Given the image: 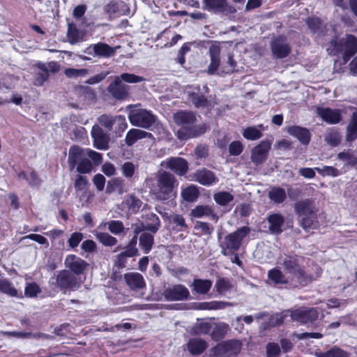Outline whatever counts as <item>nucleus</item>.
<instances>
[{"instance_id": "1", "label": "nucleus", "mask_w": 357, "mask_h": 357, "mask_svg": "<svg viewBox=\"0 0 357 357\" xmlns=\"http://www.w3.org/2000/svg\"><path fill=\"white\" fill-rule=\"evenodd\" d=\"M301 257L296 255H284L278 259L277 263L293 280L300 285L305 286L312 281V278L307 275L301 267Z\"/></svg>"}, {"instance_id": "2", "label": "nucleus", "mask_w": 357, "mask_h": 357, "mask_svg": "<svg viewBox=\"0 0 357 357\" xmlns=\"http://www.w3.org/2000/svg\"><path fill=\"white\" fill-rule=\"evenodd\" d=\"M178 182L175 176L166 171L158 172L156 176V185L153 193L158 200H167L176 195Z\"/></svg>"}, {"instance_id": "3", "label": "nucleus", "mask_w": 357, "mask_h": 357, "mask_svg": "<svg viewBox=\"0 0 357 357\" xmlns=\"http://www.w3.org/2000/svg\"><path fill=\"white\" fill-rule=\"evenodd\" d=\"M174 120L177 125L181 126L176 132V135L181 140H186L199 134L195 126L197 119L193 112L187 111L178 112L174 114Z\"/></svg>"}, {"instance_id": "4", "label": "nucleus", "mask_w": 357, "mask_h": 357, "mask_svg": "<svg viewBox=\"0 0 357 357\" xmlns=\"http://www.w3.org/2000/svg\"><path fill=\"white\" fill-rule=\"evenodd\" d=\"M296 213L300 218L301 225L305 229H314L318 226L317 210L314 202L306 199L294 205Z\"/></svg>"}, {"instance_id": "5", "label": "nucleus", "mask_w": 357, "mask_h": 357, "mask_svg": "<svg viewBox=\"0 0 357 357\" xmlns=\"http://www.w3.org/2000/svg\"><path fill=\"white\" fill-rule=\"evenodd\" d=\"M129 110L128 119L130 123L137 127L148 129L155 122L156 118L149 111L139 107L137 105H130L127 107Z\"/></svg>"}, {"instance_id": "6", "label": "nucleus", "mask_w": 357, "mask_h": 357, "mask_svg": "<svg viewBox=\"0 0 357 357\" xmlns=\"http://www.w3.org/2000/svg\"><path fill=\"white\" fill-rule=\"evenodd\" d=\"M331 46L333 54H342L344 63H346L357 52V38L349 34L338 40L333 41Z\"/></svg>"}, {"instance_id": "7", "label": "nucleus", "mask_w": 357, "mask_h": 357, "mask_svg": "<svg viewBox=\"0 0 357 357\" xmlns=\"http://www.w3.org/2000/svg\"><path fill=\"white\" fill-rule=\"evenodd\" d=\"M250 229L248 227H242L236 231L232 232L225 238V241L222 243L221 253L225 256L233 254L237 251L243 241L248 235Z\"/></svg>"}, {"instance_id": "8", "label": "nucleus", "mask_w": 357, "mask_h": 357, "mask_svg": "<svg viewBox=\"0 0 357 357\" xmlns=\"http://www.w3.org/2000/svg\"><path fill=\"white\" fill-rule=\"evenodd\" d=\"M241 342L236 340L223 341L211 351L212 357H236L241 350Z\"/></svg>"}, {"instance_id": "9", "label": "nucleus", "mask_w": 357, "mask_h": 357, "mask_svg": "<svg viewBox=\"0 0 357 357\" xmlns=\"http://www.w3.org/2000/svg\"><path fill=\"white\" fill-rule=\"evenodd\" d=\"M266 282L270 286L278 288H283L287 286L296 287L300 285L293 280L290 276L287 277L280 267L271 268L268 271Z\"/></svg>"}, {"instance_id": "10", "label": "nucleus", "mask_w": 357, "mask_h": 357, "mask_svg": "<svg viewBox=\"0 0 357 357\" xmlns=\"http://www.w3.org/2000/svg\"><path fill=\"white\" fill-rule=\"evenodd\" d=\"M190 296L188 289L183 284H174L165 288L161 293L160 300L167 301H183Z\"/></svg>"}, {"instance_id": "11", "label": "nucleus", "mask_w": 357, "mask_h": 357, "mask_svg": "<svg viewBox=\"0 0 357 357\" xmlns=\"http://www.w3.org/2000/svg\"><path fill=\"white\" fill-rule=\"evenodd\" d=\"M318 315L317 310L314 307H302L290 310L291 319L303 324L313 322L318 318Z\"/></svg>"}, {"instance_id": "12", "label": "nucleus", "mask_w": 357, "mask_h": 357, "mask_svg": "<svg viewBox=\"0 0 357 357\" xmlns=\"http://www.w3.org/2000/svg\"><path fill=\"white\" fill-rule=\"evenodd\" d=\"M160 166L164 169L172 171L179 176L184 175L188 169V162L179 157H171L162 160Z\"/></svg>"}, {"instance_id": "13", "label": "nucleus", "mask_w": 357, "mask_h": 357, "mask_svg": "<svg viewBox=\"0 0 357 357\" xmlns=\"http://www.w3.org/2000/svg\"><path fill=\"white\" fill-rule=\"evenodd\" d=\"M55 284L61 289L75 290L79 287V280L68 271H62L57 275Z\"/></svg>"}, {"instance_id": "14", "label": "nucleus", "mask_w": 357, "mask_h": 357, "mask_svg": "<svg viewBox=\"0 0 357 357\" xmlns=\"http://www.w3.org/2000/svg\"><path fill=\"white\" fill-rule=\"evenodd\" d=\"M220 52L221 47L218 43H213L209 47L208 54L210 58V63L206 72L210 75L218 74L220 67Z\"/></svg>"}, {"instance_id": "15", "label": "nucleus", "mask_w": 357, "mask_h": 357, "mask_svg": "<svg viewBox=\"0 0 357 357\" xmlns=\"http://www.w3.org/2000/svg\"><path fill=\"white\" fill-rule=\"evenodd\" d=\"M271 147V143L269 141L261 142L252 150L250 156L252 162L257 165L263 163L267 159Z\"/></svg>"}, {"instance_id": "16", "label": "nucleus", "mask_w": 357, "mask_h": 357, "mask_svg": "<svg viewBox=\"0 0 357 357\" xmlns=\"http://www.w3.org/2000/svg\"><path fill=\"white\" fill-rule=\"evenodd\" d=\"M316 114L328 124H337L342 121V112L340 109L318 107Z\"/></svg>"}, {"instance_id": "17", "label": "nucleus", "mask_w": 357, "mask_h": 357, "mask_svg": "<svg viewBox=\"0 0 357 357\" xmlns=\"http://www.w3.org/2000/svg\"><path fill=\"white\" fill-rule=\"evenodd\" d=\"M107 91L115 99L123 100L128 96L129 86L123 83L117 76L108 86Z\"/></svg>"}, {"instance_id": "18", "label": "nucleus", "mask_w": 357, "mask_h": 357, "mask_svg": "<svg viewBox=\"0 0 357 357\" xmlns=\"http://www.w3.org/2000/svg\"><path fill=\"white\" fill-rule=\"evenodd\" d=\"M65 266L74 274L79 275L84 273L88 263L75 255H69L65 259Z\"/></svg>"}, {"instance_id": "19", "label": "nucleus", "mask_w": 357, "mask_h": 357, "mask_svg": "<svg viewBox=\"0 0 357 357\" xmlns=\"http://www.w3.org/2000/svg\"><path fill=\"white\" fill-rule=\"evenodd\" d=\"M68 165L70 170H73L77 166V171L80 174H89L91 172L93 166L90 160L83 155L79 158H70V149L68 158Z\"/></svg>"}, {"instance_id": "20", "label": "nucleus", "mask_w": 357, "mask_h": 357, "mask_svg": "<svg viewBox=\"0 0 357 357\" xmlns=\"http://www.w3.org/2000/svg\"><path fill=\"white\" fill-rule=\"evenodd\" d=\"M85 155L86 158H91L95 165H99L102 162V154L91 150L89 149H81L78 146H73L70 148V158H80Z\"/></svg>"}, {"instance_id": "21", "label": "nucleus", "mask_w": 357, "mask_h": 357, "mask_svg": "<svg viewBox=\"0 0 357 357\" xmlns=\"http://www.w3.org/2000/svg\"><path fill=\"white\" fill-rule=\"evenodd\" d=\"M273 56L278 59H282L289 55L291 49L284 38L280 36L275 39L271 45Z\"/></svg>"}, {"instance_id": "22", "label": "nucleus", "mask_w": 357, "mask_h": 357, "mask_svg": "<svg viewBox=\"0 0 357 357\" xmlns=\"http://www.w3.org/2000/svg\"><path fill=\"white\" fill-rule=\"evenodd\" d=\"M91 136L94 146L98 149H106L108 144V136L98 125H94L91 130Z\"/></svg>"}, {"instance_id": "23", "label": "nucleus", "mask_w": 357, "mask_h": 357, "mask_svg": "<svg viewBox=\"0 0 357 357\" xmlns=\"http://www.w3.org/2000/svg\"><path fill=\"white\" fill-rule=\"evenodd\" d=\"M190 214L195 218L207 217L215 222L218 220V216L215 213L213 208L209 205L197 206L191 211Z\"/></svg>"}, {"instance_id": "24", "label": "nucleus", "mask_w": 357, "mask_h": 357, "mask_svg": "<svg viewBox=\"0 0 357 357\" xmlns=\"http://www.w3.org/2000/svg\"><path fill=\"white\" fill-rule=\"evenodd\" d=\"M287 131L290 135L297 138L303 144H307L310 141L311 134L305 128L292 126L288 127Z\"/></svg>"}, {"instance_id": "25", "label": "nucleus", "mask_w": 357, "mask_h": 357, "mask_svg": "<svg viewBox=\"0 0 357 357\" xmlns=\"http://www.w3.org/2000/svg\"><path fill=\"white\" fill-rule=\"evenodd\" d=\"M124 279L129 287L132 289H143L146 286L143 276L139 273H128L125 274Z\"/></svg>"}, {"instance_id": "26", "label": "nucleus", "mask_w": 357, "mask_h": 357, "mask_svg": "<svg viewBox=\"0 0 357 357\" xmlns=\"http://www.w3.org/2000/svg\"><path fill=\"white\" fill-rule=\"evenodd\" d=\"M142 219L144 220L147 230L152 233H156L160 227V221L157 215L153 213L144 212V208L142 210Z\"/></svg>"}, {"instance_id": "27", "label": "nucleus", "mask_w": 357, "mask_h": 357, "mask_svg": "<svg viewBox=\"0 0 357 357\" xmlns=\"http://www.w3.org/2000/svg\"><path fill=\"white\" fill-rule=\"evenodd\" d=\"M147 137H152V134L142 130L132 128L127 132L125 141L128 146H132L137 141Z\"/></svg>"}, {"instance_id": "28", "label": "nucleus", "mask_w": 357, "mask_h": 357, "mask_svg": "<svg viewBox=\"0 0 357 357\" xmlns=\"http://www.w3.org/2000/svg\"><path fill=\"white\" fill-rule=\"evenodd\" d=\"M269 230L271 234H278L282 231V227L284 222V217L280 213H273L268 217Z\"/></svg>"}, {"instance_id": "29", "label": "nucleus", "mask_w": 357, "mask_h": 357, "mask_svg": "<svg viewBox=\"0 0 357 357\" xmlns=\"http://www.w3.org/2000/svg\"><path fill=\"white\" fill-rule=\"evenodd\" d=\"M195 180L204 185H211L217 182L215 174L206 169L198 170L195 174Z\"/></svg>"}, {"instance_id": "30", "label": "nucleus", "mask_w": 357, "mask_h": 357, "mask_svg": "<svg viewBox=\"0 0 357 357\" xmlns=\"http://www.w3.org/2000/svg\"><path fill=\"white\" fill-rule=\"evenodd\" d=\"M268 197L271 202L275 204L283 203L287 197L286 190L279 186L271 187L268 192Z\"/></svg>"}, {"instance_id": "31", "label": "nucleus", "mask_w": 357, "mask_h": 357, "mask_svg": "<svg viewBox=\"0 0 357 357\" xmlns=\"http://www.w3.org/2000/svg\"><path fill=\"white\" fill-rule=\"evenodd\" d=\"M207 346L205 340L197 337L190 339L187 344L188 350L192 355L201 354L206 350Z\"/></svg>"}, {"instance_id": "32", "label": "nucleus", "mask_w": 357, "mask_h": 357, "mask_svg": "<svg viewBox=\"0 0 357 357\" xmlns=\"http://www.w3.org/2000/svg\"><path fill=\"white\" fill-rule=\"evenodd\" d=\"M142 202L139 199L130 195L122 202L121 206L123 209L126 210L130 213H136L142 206Z\"/></svg>"}, {"instance_id": "33", "label": "nucleus", "mask_w": 357, "mask_h": 357, "mask_svg": "<svg viewBox=\"0 0 357 357\" xmlns=\"http://www.w3.org/2000/svg\"><path fill=\"white\" fill-rule=\"evenodd\" d=\"M94 54L100 57H109L114 54L116 47H112L106 43H98L92 46Z\"/></svg>"}, {"instance_id": "34", "label": "nucleus", "mask_w": 357, "mask_h": 357, "mask_svg": "<svg viewBox=\"0 0 357 357\" xmlns=\"http://www.w3.org/2000/svg\"><path fill=\"white\" fill-rule=\"evenodd\" d=\"M357 139V112L352 113L346 130V140L353 142Z\"/></svg>"}, {"instance_id": "35", "label": "nucleus", "mask_w": 357, "mask_h": 357, "mask_svg": "<svg viewBox=\"0 0 357 357\" xmlns=\"http://www.w3.org/2000/svg\"><path fill=\"white\" fill-rule=\"evenodd\" d=\"M231 305H233L231 303L213 301L210 302H202L196 303L195 309L202 310H219Z\"/></svg>"}, {"instance_id": "36", "label": "nucleus", "mask_w": 357, "mask_h": 357, "mask_svg": "<svg viewBox=\"0 0 357 357\" xmlns=\"http://www.w3.org/2000/svg\"><path fill=\"white\" fill-rule=\"evenodd\" d=\"M169 227L176 232L183 231L188 229L185 218L181 215L178 214H174L170 216Z\"/></svg>"}, {"instance_id": "37", "label": "nucleus", "mask_w": 357, "mask_h": 357, "mask_svg": "<svg viewBox=\"0 0 357 357\" xmlns=\"http://www.w3.org/2000/svg\"><path fill=\"white\" fill-rule=\"evenodd\" d=\"M36 67L38 72L36 73L34 84L36 86H42L49 77L47 67L46 64L43 63H38Z\"/></svg>"}, {"instance_id": "38", "label": "nucleus", "mask_w": 357, "mask_h": 357, "mask_svg": "<svg viewBox=\"0 0 357 357\" xmlns=\"http://www.w3.org/2000/svg\"><path fill=\"white\" fill-rule=\"evenodd\" d=\"M210 280L195 279L192 283L193 290L200 294H206L211 288Z\"/></svg>"}, {"instance_id": "39", "label": "nucleus", "mask_w": 357, "mask_h": 357, "mask_svg": "<svg viewBox=\"0 0 357 357\" xmlns=\"http://www.w3.org/2000/svg\"><path fill=\"white\" fill-rule=\"evenodd\" d=\"M229 326L225 323H213L211 337L213 340H218L222 338L227 333Z\"/></svg>"}, {"instance_id": "40", "label": "nucleus", "mask_w": 357, "mask_h": 357, "mask_svg": "<svg viewBox=\"0 0 357 357\" xmlns=\"http://www.w3.org/2000/svg\"><path fill=\"white\" fill-rule=\"evenodd\" d=\"M337 159L344 162V166H354L357 161L355 152L352 150H347L337 154Z\"/></svg>"}, {"instance_id": "41", "label": "nucleus", "mask_w": 357, "mask_h": 357, "mask_svg": "<svg viewBox=\"0 0 357 357\" xmlns=\"http://www.w3.org/2000/svg\"><path fill=\"white\" fill-rule=\"evenodd\" d=\"M213 328V323L202 321L196 323L192 328V333L194 335H205L211 332Z\"/></svg>"}, {"instance_id": "42", "label": "nucleus", "mask_w": 357, "mask_h": 357, "mask_svg": "<svg viewBox=\"0 0 357 357\" xmlns=\"http://www.w3.org/2000/svg\"><path fill=\"white\" fill-rule=\"evenodd\" d=\"M67 36L69 43L75 44L82 40L83 34L78 30L75 24H70L68 25Z\"/></svg>"}, {"instance_id": "43", "label": "nucleus", "mask_w": 357, "mask_h": 357, "mask_svg": "<svg viewBox=\"0 0 357 357\" xmlns=\"http://www.w3.org/2000/svg\"><path fill=\"white\" fill-rule=\"evenodd\" d=\"M153 244V236L149 233H143L139 237V245L147 254L150 252Z\"/></svg>"}, {"instance_id": "44", "label": "nucleus", "mask_w": 357, "mask_h": 357, "mask_svg": "<svg viewBox=\"0 0 357 357\" xmlns=\"http://www.w3.org/2000/svg\"><path fill=\"white\" fill-rule=\"evenodd\" d=\"M204 8L209 11H220L226 6V0H203Z\"/></svg>"}, {"instance_id": "45", "label": "nucleus", "mask_w": 357, "mask_h": 357, "mask_svg": "<svg viewBox=\"0 0 357 357\" xmlns=\"http://www.w3.org/2000/svg\"><path fill=\"white\" fill-rule=\"evenodd\" d=\"M18 178L28 181L31 186L38 187L41 183V180L34 171H30L29 172H22L18 174Z\"/></svg>"}, {"instance_id": "46", "label": "nucleus", "mask_w": 357, "mask_h": 357, "mask_svg": "<svg viewBox=\"0 0 357 357\" xmlns=\"http://www.w3.org/2000/svg\"><path fill=\"white\" fill-rule=\"evenodd\" d=\"M213 199L218 205L225 206L233 201L234 196L228 192H218L214 194Z\"/></svg>"}, {"instance_id": "47", "label": "nucleus", "mask_w": 357, "mask_h": 357, "mask_svg": "<svg viewBox=\"0 0 357 357\" xmlns=\"http://www.w3.org/2000/svg\"><path fill=\"white\" fill-rule=\"evenodd\" d=\"M242 135L245 139L252 141L259 139L262 137L261 130L255 126H250L243 129Z\"/></svg>"}, {"instance_id": "48", "label": "nucleus", "mask_w": 357, "mask_h": 357, "mask_svg": "<svg viewBox=\"0 0 357 357\" xmlns=\"http://www.w3.org/2000/svg\"><path fill=\"white\" fill-rule=\"evenodd\" d=\"M232 287L231 281L227 278H219L215 283L217 291L220 294H226Z\"/></svg>"}, {"instance_id": "49", "label": "nucleus", "mask_w": 357, "mask_h": 357, "mask_svg": "<svg viewBox=\"0 0 357 357\" xmlns=\"http://www.w3.org/2000/svg\"><path fill=\"white\" fill-rule=\"evenodd\" d=\"M138 169V165L132 162H125L121 167L122 174L127 178H132Z\"/></svg>"}, {"instance_id": "50", "label": "nucleus", "mask_w": 357, "mask_h": 357, "mask_svg": "<svg viewBox=\"0 0 357 357\" xmlns=\"http://www.w3.org/2000/svg\"><path fill=\"white\" fill-rule=\"evenodd\" d=\"M181 196L185 201L192 202L198 197L199 191L195 186L191 185L183 190Z\"/></svg>"}, {"instance_id": "51", "label": "nucleus", "mask_w": 357, "mask_h": 357, "mask_svg": "<svg viewBox=\"0 0 357 357\" xmlns=\"http://www.w3.org/2000/svg\"><path fill=\"white\" fill-rule=\"evenodd\" d=\"M236 67V62L234 59L232 54H229L227 55V61L222 63L221 66L222 73L226 74H231L235 71Z\"/></svg>"}, {"instance_id": "52", "label": "nucleus", "mask_w": 357, "mask_h": 357, "mask_svg": "<svg viewBox=\"0 0 357 357\" xmlns=\"http://www.w3.org/2000/svg\"><path fill=\"white\" fill-rule=\"evenodd\" d=\"M96 237L105 246H113L117 243V239L107 233L98 232Z\"/></svg>"}, {"instance_id": "53", "label": "nucleus", "mask_w": 357, "mask_h": 357, "mask_svg": "<svg viewBox=\"0 0 357 357\" xmlns=\"http://www.w3.org/2000/svg\"><path fill=\"white\" fill-rule=\"evenodd\" d=\"M0 291L11 296H17V290L7 280L0 279Z\"/></svg>"}, {"instance_id": "54", "label": "nucleus", "mask_w": 357, "mask_h": 357, "mask_svg": "<svg viewBox=\"0 0 357 357\" xmlns=\"http://www.w3.org/2000/svg\"><path fill=\"white\" fill-rule=\"evenodd\" d=\"M107 225L109 231L115 235H119L125 230L123 224L120 220H111L107 222Z\"/></svg>"}, {"instance_id": "55", "label": "nucleus", "mask_w": 357, "mask_h": 357, "mask_svg": "<svg viewBox=\"0 0 357 357\" xmlns=\"http://www.w3.org/2000/svg\"><path fill=\"white\" fill-rule=\"evenodd\" d=\"M99 123L104 126L107 130H113L115 123V116L103 114L98 118Z\"/></svg>"}, {"instance_id": "56", "label": "nucleus", "mask_w": 357, "mask_h": 357, "mask_svg": "<svg viewBox=\"0 0 357 357\" xmlns=\"http://www.w3.org/2000/svg\"><path fill=\"white\" fill-rule=\"evenodd\" d=\"M128 124L125 116L122 115L115 116V123L113 129L116 133L120 134L127 128Z\"/></svg>"}, {"instance_id": "57", "label": "nucleus", "mask_w": 357, "mask_h": 357, "mask_svg": "<svg viewBox=\"0 0 357 357\" xmlns=\"http://www.w3.org/2000/svg\"><path fill=\"white\" fill-rule=\"evenodd\" d=\"M326 142L332 146H337L341 140V137L337 131L330 130L325 137Z\"/></svg>"}, {"instance_id": "58", "label": "nucleus", "mask_w": 357, "mask_h": 357, "mask_svg": "<svg viewBox=\"0 0 357 357\" xmlns=\"http://www.w3.org/2000/svg\"><path fill=\"white\" fill-rule=\"evenodd\" d=\"M119 79L123 82L135 84L143 82L145 79L143 77L136 75L132 73H122L120 76H118Z\"/></svg>"}, {"instance_id": "59", "label": "nucleus", "mask_w": 357, "mask_h": 357, "mask_svg": "<svg viewBox=\"0 0 357 357\" xmlns=\"http://www.w3.org/2000/svg\"><path fill=\"white\" fill-rule=\"evenodd\" d=\"M314 169L317 170L322 176H337L340 174V172L338 169L331 166L316 167Z\"/></svg>"}, {"instance_id": "60", "label": "nucleus", "mask_w": 357, "mask_h": 357, "mask_svg": "<svg viewBox=\"0 0 357 357\" xmlns=\"http://www.w3.org/2000/svg\"><path fill=\"white\" fill-rule=\"evenodd\" d=\"M189 95L191 96V100L197 107H204L207 105V100L206 98L202 95H199L195 92L188 91Z\"/></svg>"}, {"instance_id": "61", "label": "nucleus", "mask_w": 357, "mask_h": 357, "mask_svg": "<svg viewBox=\"0 0 357 357\" xmlns=\"http://www.w3.org/2000/svg\"><path fill=\"white\" fill-rule=\"evenodd\" d=\"M289 314H290V310L284 311L280 314L277 313L272 315L271 317L270 318V324L272 326H275L282 324L284 321V318L287 317Z\"/></svg>"}, {"instance_id": "62", "label": "nucleus", "mask_w": 357, "mask_h": 357, "mask_svg": "<svg viewBox=\"0 0 357 357\" xmlns=\"http://www.w3.org/2000/svg\"><path fill=\"white\" fill-rule=\"evenodd\" d=\"M40 293V287L35 282L28 283L25 287V295L29 298H34Z\"/></svg>"}, {"instance_id": "63", "label": "nucleus", "mask_w": 357, "mask_h": 357, "mask_svg": "<svg viewBox=\"0 0 357 357\" xmlns=\"http://www.w3.org/2000/svg\"><path fill=\"white\" fill-rule=\"evenodd\" d=\"M280 347L276 343H268L266 345V357H279Z\"/></svg>"}, {"instance_id": "64", "label": "nucleus", "mask_w": 357, "mask_h": 357, "mask_svg": "<svg viewBox=\"0 0 357 357\" xmlns=\"http://www.w3.org/2000/svg\"><path fill=\"white\" fill-rule=\"evenodd\" d=\"M328 357H349V354L337 346L328 350Z\"/></svg>"}]
</instances>
